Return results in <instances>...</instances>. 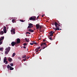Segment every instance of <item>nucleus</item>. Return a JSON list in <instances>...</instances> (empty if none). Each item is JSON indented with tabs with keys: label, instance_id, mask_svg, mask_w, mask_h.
<instances>
[{
	"label": "nucleus",
	"instance_id": "obj_28",
	"mask_svg": "<svg viewBox=\"0 0 77 77\" xmlns=\"http://www.w3.org/2000/svg\"><path fill=\"white\" fill-rule=\"evenodd\" d=\"M49 39H50V40H51V41H52V40H53V39H52L51 37L49 38Z\"/></svg>",
	"mask_w": 77,
	"mask_h": 77
},
{
	"label": "nucleus",
	"instance_id": "obj_8",
	"mask_svg": "<svg viewBox=\"0 0 77 77\" xmlns=\"http://www.w3.org/2000/svg\"><path fill=\"white\" fill-rule=\"evenodd\" d=\"M8 60L10 62H11L12 61V58L9 57L8 58Z\"/></svg>",
	"mask_w": 77,
	"mask_h": 77
},
{
	"label": "nucleus",
	"instance_id": "obj_32",
	"mask_svg": "<svg viewBox=\"0 0 77 77\" xmlns=\"http://www.w3.org/2000/svg\"><path fill=\"white\" fill-rule=\"evenodd\" d=\"M3 48H0V50H1V51H2V50H3Z\"/></svg>",
	"mask_w": 77,
	"mask_h": 77
},
{
	"label": "nucleus",
	"instance_id": "obj_21",
	"mask_svg": "<svg viewBox=\"0 0 77 77\" xmlns=\"http://www.w3.org/2000/svg\"><path fill=\"white\" fill-rule=\"evenodd\" d=\"M26 57V55H25L22 56V58H23V59H24Z\"/></svg>",
	"mask_w": 77,
	"mask_h": 77
},
{
	"label": "nucleus",
	"instance_id": "obj_4",
	"mask_svg": "<svg viewBox=\"0 0 77 77\" xmlns=\"http://www.w3.org/2000/svg\"><path fill=\"white\" fill-rule=\"evenodd\" d=\"M54 25L56 27H57V29L58 28V29H59V26H60V25L59 24H58L56 22H55Z\"/></svg>",
	"mask_w": 77,
	"mask_h": 77
},
{
	"label": "nucleus",
	"instance_id": "obj_7",
	"mask_svg": "<svg viewBox=\"0 0 77 77\" xmlns=\"http://www.w3.org/2000/svg\"><path fill=\"white\" fill-rule=\"evenodd\" d=\"M17 42H16V44L17 45V44H19L20 43V38H17Z\"/></svg>",
	"mask_w": 77,
	"mask_h": 77
},
{
	"label": "nucleus",
	"instance_id": "obj_10",
	"mask_svg": "<svg viewBox=\"0 0 77 77\" xmlns=\"http://www.w3.org/2000/svg\"><path fill=\"white\" fill-rule=\"evenodd\" d=\"M40 26V25L39 24H37L36 25V27L37 29H38L39 28V26Z\"/></svg>",
	"mask_w": 77,
	"mask_h": 77
},
{
	"label": "nucleus",
	"instance_id": "obj_45",
	"mask_svg": "<svg viewBox=\"0 0 77 77\" xmlns=\"http://www.w3.org/2000/svg\"><path fill=\"white\" fill-rule=\"evenodd\" d=\"M52 25H53V26H54V23H53L52 24Z\"/></svg>",
	"mask_w": 77,
	"mask_h": 77
},
{
	"label": "nucleus",
	"instance_id": "obj_43",
	"mask_svg": "<svg viewBox=\"0 0 77 77\" xmlns=\"http://www.w3.org/2000/svg\"><path fill=\"white\" fill-rule=\"evenodd\" d=\"M23 47L24 48H26V47L25 46H24Z\"/></svg>",
	"mask_w": 77,
	"mask_h": 77
},
{
	"label": "nucleus",
	"instance_id": "obj_29",
	"mask_svg": "<svg viewBox=\"0 0 77 77\" xmlns=\"http://www.w3.org/2000/svg\"><path fill=\"white\" fill-rule=\"evenodd\" d=\"M41 48V47H39L38 48H36L35 49V50H38V49H39V48Z\"/></svg>",
	"mask_w": 77,
	"mask_h": 77
},
{
	"label": "nucleus",
	"instance_id": "obj_35",
	"mask_svg": "<svg viewBox=\"0 0 77 77\" xmlns=\"http://www.w3.org/2000/svg\"><path fill=\"white\" fill-rule=\"evenodd\" d=\"M27 30H28V31H29V32L30 30V29H29L27 27Z\"/></svg>",
	"mask_w": 77,
	"mask_h": 77
},
{
	"label": "nucleus",
	"instance_id": "obj_38",
	"mask_svg": "<svg viewBox=\"0 0 77 77\" xmlns=\"http://www.w3.org/2000/svg\"><path fill=\"white\" fill-rule=\"evenodd\" d=\"M53 31H51L50 32V33H53Z\"/></svg>",
	"mask_w": 77,
	"mask_h": 77
},
{
	"label": "nucleus",
	"instance_id": "obj_24",
	"mask_svg": "<svg viewBox=\"0 0 77 77\" xmlns=\"http://www.w3.org/2000/svg\"><path fill=\"white\" fill-rule=\"evenodd\" d=\"M39 29H40V30H41V28H42V26L41 25H40V26H39Z\"/></svg>",
	"mask_w": 77,
	"mask_h": 77
},
{
	"label": "nucleus",
	"instance_id": "obj_18",
	"mask_svg": "<svg viewBox=\"0 0 77 77\" xmlns=\"http://www.w3.org/2000/svg\"><path fill=\"white\" fill-rule=\"evenodd\" d=\"M3 31L5 33H6V29H3Z\"/></svg>",
	"mask_w": 77,
	"mask_h": 77
},
{
	"label": "nucleus",
	"instance_id": "obj_23",
	"mask_svg": "<svg viewBox=\"0 0 77 77\" xmlns=\"http://www.w3.org/2000/svg\"><path fill=\"white\" fill-rule=\"evenodd\" d=\"M29 28L30 29H31L32 28V27L30 26V25L28 26V29H29Z\"/></svg>",
	"mask_w": 77,
	"mask_h": 77
},
{
	"label": "nucleus",
	"instance_id": "obj_37",
	"mask_svg": "<svg viewBox=\"0 0 77 77\" xmlns=\"http://www.w3.org/2000/svg\"><path fill=\"white\" fill-rule=\"evenodd\" d=\"M26 58H25L24 59H23V60L24 62L26 61Z\"/></svg>",
	"mask_w": 77,
	"mask_h": 77
},
{
	"label": "nucleus",
	"instance_id": "obj_44",
	"mask_svg": "<svg viewBox=\"0 0 77 77\" xmlns=\"http://www.w3.org/2000/svg\"><path fill=\"white\" fill-rule=\"evenodd\" d=\"M46 40V39H44V40H43V41L45 42V41Z\"/></svg>",
	"mask_w": 77,
	"mask_h": 77
},
{
	"label": "nucleus",
	"instance_id": "obj_39",
	"mask_svg": "<svg viewBox=\"0 0 77 77\" xmlns=\"http://www.w3.org/2000/svg\"><path fill=\"white\" fill-rule=\"evenodd\" d=\"M20 21H21V22H24L23 20H21Z\"/></svg>",
	"mask_w": 77,
	"mask_h": 77
},
{
	"label": "nucleus",
	"instance_id": "obj_5",
	"mask_svg": "<svg viewBox=\"0 0 77 77\" xmlns=\"http://www.w3.org/2000/svg\"><path fill=\"white\" fill-rule=\"evenodd\" d=\"M36 19V17L35 16H32L30 18H29V20H34V21H35V20Z\"/></svg>",
	"mask_w": 77,
	"mask_h": 77
},
{
	"label": "nucleus",
	"instance_id": "obj_51",
	"mask_svg": "<svg viewBox=\"0 0 77 77\" xmlns=\"http://www.w3.org/2000/svg\"><path fill=\"white\" fill-rule=\"evenodd\" d=\"M60 30H61V29H60Z\"/></svg>",
	"mask_w": 77,
	"mask_h": 77
},
{
	"label": "nucleus",
	"instance_id": "obj_48",
	"mask_svg": "<svg viewBox=\"0 0 77 77\" xmlns=\"http://www.w3.org/2000/svg\"><path fill=\"white\" fill-rule=\"evenodd\" d=\"M41 50H42V49H40V50L38 51H41Z\"/></svg>",
	"mask_w": 77,
	"mask_h": 77
},
{
	"label": "nucleus",
	"instance_id": "obj_33",
	"mask_svg": "<svg viewBox=\"0 0 77 77\" xmlns=\"http://www.w3.org/2000/svg\"><path fill=\"white\" fill-rule=\"evenodd\" d=\"M26 34H29V35H30V33L29 32H26Z\"/></svg>",
	"mask_w": 77,
	"mask_h": 77
},
{
	"label": "nucleus",
	"instance_id": "obj_20",
	"mask_svg": "<svg viewBox=\"0 0 77 77\" xmlns=\"http://www.w3.org/2000/svg\"><path fill=\"white\" fill-rule=\"evenodd\" d=\"M10 67H11V66H10V65H8L7 66V68L8 69H9V68H10Z\"/></svg>",
	"mask_w": 77,
	"mask_h": 77
},
{
	"label": "nucleus",
	"instance_id": "obj_41",
	"mask_svg": "<svg viewBox=\"0 0 77 77\" xmlns=\"http://www.w3.org/2000/svg\"><path fill=\"white\" fill-rule=\"evenodd\" d=\"M30 45H33V43H30Z\"/></svg>",
	"mask_w": 77,
	"mask_h": 77
},
{
	"label": "nucleus",
	"instance_id": "obj_49",
	"mask_svg": "<svg viewBox=\"0 0 77 77\" xmlns=\"http://www.w3.org/2000/svg\"><path fill=\"white\" fill-rule=\"evenodd\" d=\"M54 33H55V32H53V34Z\"/></svg>",
	"mask_w": 77,
	"mask_h": 77
},
{
	"label": "nucleus",
	"instance_id": "obj_11",
	"mask_svg": "<svg viewBox=\"0 0 77 77\" xmlns=\"http://www.w3.org/2000/svg\"><path fill=\"white\" fill-rule=\"evenodd\" d=\"M4 36L1 37V38H0V42H2V40H3V39H4Z\"/></svg>",
	"mask_w": 77,
	"mask_h": 77
},
{
	"label": "nucleus",
	"instance_id": "obj_12",
	"mask_svg": "<svg viewBox=\"0 0 77 77\" xmlns=\"http://www.w3.org/2000/svg\"><path fill=\"white\" fill-rule=\"evenodd\" d=\"M7 59H6V57H5L4 59V63H5L6 61H7Z\"/></svg>",
	"mask_w": 77,
	"mask_h": 77
},
{
	"label": "nucleus",
	"instance_id": "obj_26",
	"mask_svg": "<svg viewBox=\"0 0 77 77\" xmlns=\"http://www.w3.org/2000/svg\"><path fill=\"white\" fill-rule=\"evenodd\" d=\"M38 53H39V52H38V49H37V50L36 52V54H38Z\"/></svg>",
	"mask_w": 77,
	"mask_h": 77
},
{
	"label": "nucleus",
	"instance_id": "obj_2",
	"mask_svg": "<svg viewBox=\"0 0 77 77\" xmlns=\"http://www.w3.org/2000/svg\"><path fill=\"white\" fill-rule=\"evenodd\" d=\"M42 45L44 47L43 48V49H44L46 47H47V44H45V43H42L41 44V46H42Z\"/></svg>",
	"mask_w": 77,
	"mask_h": 77
},
{
	"label": "nucleus",
	"instance_id": "obj_27",
	"mask_svg": "<svg viewBox=\"0 0 77 77\" xmlns=\"http://www.w3.org/2000/svg\"><path fill=\"white\" fill-rule=\"evenodd\" d=\"M10 65L11 66H13V65H14V64L12 63H11Z\"/></svg>",
	"mask_w": 77,
	"mask_h": 77
},
{
	"label": "nucleus",
	"instance_id": "obj_3",
	"mask_svg": "<svg viewBox=\"0 0 77 77\" xmlns=\"http://www.w3.org/2000/svg\"><path fill=\"white\" fill-rule=\"evenodd\" d=\"M11 34L13 35V34H15V29H12V28L11 30Z\"/></svg>",
	"mask_w": 77,
	"mask_h": 77
},
{
	"label": "nucleus",
	"instance_id": "obj_53",
	"mask_svg": "<svg viewBox=\"0 0 77 77\" xmlns=\"http://www.w3.org/2000/svg\"><path fill=\"white\" fill-rule=\"evenodd\" d=\"M27 59H29V58H28Z\"/></svg>",
	"mask_w": 77,
	"mask_h": 77
},
{
	"label": "nucleus",
	"instance_id": "obj_52",
	"mask_svg": "<svg viewBox=\"0 0 77 77\" xmlns=\"http://www.w3.org/2000/svg\"><path fill=\"white\" fill-rule=\"evenodd\" d=\"M8 26V25H6V26Z\"/></svg>",
	"mask_w": 77,
	"mask_h": 77
},
{
	"label": "nucleus",
	"instance_id": "obj_14",
	"mask_svg": "<svg viewBox=\"0 0 77 77\" xmlns=\"http://www.w3.org/2000/svg\"><path fill=\"white\" fill-rule=\"evenodd\" d=\"M28 25H29V26H30L31 27H33V26H32V25H33V24L30 23L29 24H28Z\"/></svg>",
	"mask_w": 77,
	"mask_h": 77
},
{
	"label": "nucleus",
	"instance_id": "obj_30",
	"mask_svg": "<svg viewBox=\"0 0 77 77\" xmlns=\"http://www.w3.org/2000/svg\"><path fill=\"white\" fill-rule=\"evenodd\" d=\"M5 65H6V64H8V61H5Z\"/></svg>",
	"mask_w": 77,
	"mask_h": 77
},
{
	"label": "nucleus",
	"instance_id": "obj_25",
	"mask_svg": "<svg viewBox=\"0 0 77 77\" xmlns=\"http://www.w3.org/2000/svg\"><path fill=\"white\" fill-rule=\"evenodd\" d=\"M12 23H15V19L12 20Z\"/></svg>",
	"mask_w": 77,
	"mask_h": 77
},
{
	"label": "nucleus",
	"instance_id": "obj_13",
	"mask_svg": "<svg viewBox=\"0 0 77 77\" xmlns=\"http://www.w3.org/2000/svg\"><path fill=\"white\" fill-rule=\"evenodd\" d=\"M25 40L26 41V42H29V39H27V38H26L25 39Z\"/></svg>",
	"mask_w": 77,
	"mask_h": 77
},
{
	"label": "nucleus",
	"instance_id": "obj_40",
	"mask_svg": "<svg viewBox=\"0 0 77 77\" xmlns=\"http://www.w3.org/2000/svg\"><path fill=\"white\" fill-rule=\"evenodd\" d=\"M58 23L59 24H60L59 25H60V26H62V24H61L60 23L58 22Z\"/></svg>",
	"mask_w": 77,
	"mask_h": 77
},
{
	"label": "nucleus",
	"instance_id": "obj_1",
	"mask_svg": "<svg viewBox=\"0 0 77 77\" xmlns=\"http://www.w3.org/2000/svg\"><path fill=\"white\" fill-rule=\"evenodd\" d=\"M11 50V47H8V48H6L5 49L6 51L5 52V54H8V53L9 52V51H10Z\"/></svg>",
	"mask_w": 77,
	"mask_h": 77
},
{
	"label": "nucleus",
	"instance_id": "obj_36",
	"mask_svg": "<svg viewBox=\"0 0 77 77\" xmlns=\"http://www.w3.org/2000/svg\"><path fill=\"white\" fill-rule=\"evenodd\" d=\"M3 29H6V28L5 26H4Z\"/></svg>",
	"mask_w": 77,
	"mask_h": 77
},
{
	"label": "nucleus",
	"instance_id": "obj_22",
	"mask_svg": "<svg viewBox=\"0 0 77 77\" xmlns=\"http://www.w3.org/2000/svg\"><path fill=\"white\" fill-rule=\"evenodd\" d=\"M53 34L52 33H50V36H53Z\"/></svg>",
	"mask_w": 77,
	"mask_h": 77
},
{
	"label": "nucleus",
	"instance_id": "obj_34",
	"mask_svg": "<svg viewBox=\"0 0 77 77\" xmlns=\"http://www.w3.org/2000/svg\"><path fill=\"white\" fill-rule=\"evenodd\" d=\"M33 44H37V43L35 42H33L32 43Z\"/></svg>",
	"mask_w": 77,
	"mask_h": 77
},
{
	"label": "nucleus",
	"instance_id": "obj_47",
	"mask_svg": "<svg viewBox=\"0 0 77 77\" xmlns=\"http://www.w3.org/2000/svg\"><path fill=\"white\" fill-rule=\"evenodd\" d=\"M38 17H39V16H38V17H37V20H38Z\"/></svg>",
	"mask_w": 77,
	"mask_h": 77
},
{
	"label": "nucleus",
	"instance_id": "obj_46",
	"mask_svg": "<svg viewBox=\"0 0 77 77\" xmlns=\"http://www.w3.org/2000/svg\"><path fill=\"white\" fill-rule=\"evenodd\" d=\"M44 15H42V17H44Z\"/></svg>",
	"mask_w": 77,
	"mask_h": 77
},
{
	"label": "nucleus",
	"instance_id": "obj_16",
	"mask_svg": "<svg viewBox=\"0 0 77 77\" xmlns=\"http://www.w3.org/2000/svg\"><path fill=\"white\" fill-rule=\"evenodd\" d=\"M14 69V68L11 67V66H10V70H13Z\"/></svg>",
	"mask_w": 77,
	"mask_h": 77
},
{
	"label": "nucleus",
	"instance_id": "obj_31",
	"mask_svg": "<svg viewBox=\"0 0 77 77\" xmlns=\"http://www.w3.org/2000/svg\"><path fill=\"white\" fill-rule=\"evenodd\" d=\"M26 45H27V43H24L23 44V45H24V46H26Z\"/></svg>",
	"mask_w": 77,
	"mask_h": 77
},
{
	"label": "nucleus",
	"instance_id": "obj_50",
	"mask_svg": "<svg viewBox=\"0 0 77 77\" xmlns=\"http://www.w3.org/2000/svg\"><path fill=\"white\" fill-rule=\"evenodd\" d=\"M1 60V58H0V61Z\"/></svg>",
	"mask_w": 77,
	"mask_h": 77
},
{
	"label": "nucleus",
	"instance_id": "obj_42",
	"mask_svg": "<svg viewBox=\"0 0 77 77\" xmlns=\"http://www.w3.org/2000/svg\"><path fill=\"white\" fill-rule=\"evenodd\" d=\"M2 42H0V45L1 44H2Z\"/></svg>",
	"mask_w": 77,
	"mask_h": 77
},
{
	"label": "nucleus",
	"instance_id": "obj_54",
	"mask_svg": "<svg viewBox=\"0 0 77 77\" xmlns=\"http://www.w3.org/2000/svg\"><path fill=\"white\" fill-rule=\"evenodd\" d=\"M26 36H27V35H26Z\"/></svg>",
	"mask_w": 77,
	"mask_h": 77
},
{
	"label": "nucleus",
	"instance_id": "obj_19",
	"mask_svg": "<svg viewBox=\"0 0 77 77\" xmlns=\"http://www.w3.org/2000/svg\"><path fill=\"white\" fill-rule=\"evenodd\" d=\"M16 54H15V53H13V54L12 57H14V56H15Z\"/></svg>",
	"mask_w": 77,
	"mask_h": 77
},
{
	"label": "nucleus",
	"instance_id": "obj_17",
	"mask_svg": "<svg viewBox=\"0 0 77 77\" xmlns=\"http://www.w3.org/2000/svg\"><path fill=\"white\" fill-rule=\"evenodd\" d=\"M30 32H34V30H32V29H30L29 30V31Z\"/></svg>",
	"mask_w": 77,
	"mask_h": 77
},
{
	"label": "nucleus",
	"instance_id": "obj_6",
	"mask_svg": "<svg viewBox=\"0 0 77 77\" xmlns=\"http://www.w3.org/2000/svg\"><path fill=\"white\" fill-rule=\"evenodd\" d=\"M17 45V44L16 42H12L11 43V45L12 47H14V45Z\"/></svg>",
	"mask_w": 77,
	"mask_h": 77
},
{
	"label": "nucleus",
	"instance_id": "obj_9",
	"mask_svg": "<svg viewBox=\"0 0 77 77\" xmlns=\"http://www.w3.org/2000/svg\"><path fill=\"white\" fill-rule=\"evenodd\" d=\"M53 29H54V30H55V31H56V30H59V28H57V27L55 28L54 27H53L52 28Z\"/></svg>",
	"mask_w": 77,
	"mask_h": 77
},
{
	"label": "nucleus",
	"instance_id": "obj_15",
	"mask_svg": "<svg viewBox=\"0 0 77 77\" xmlns=\"http://www.w3.org/2000/svg\"><path fill=\"white\" fill-rule=\"evenodd\" d=\"M4 34V32L3 31H2L0 32V34L1 35H3Z\"/></svg>",
	"mask_w": 77,
	"mask_h": 77
}]
</instances>
